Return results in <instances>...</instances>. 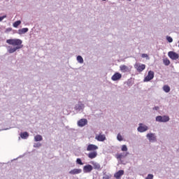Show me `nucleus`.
<instances>
[{
	"label": "nucleus",
	"mask_w": 179,
	"mask_h": 179,
	"mask_svg": "<svg viewBox=\"0 0 179 179\" xmlns=\"http://www.w3.org/2000/svg\"><path fill=\"white\" fill-rule=\"evenodd\" d=\"M77 61L79 64H83V62H84L83 57H82V56H80V55L78 56Z\"/></svg>",
	"instance_id": "24"
},
{
	"label": "nucleus",
	"mask_w": 179,
	"mask_h": 179,
	"mask_svg": "<svg viewBox=\"0 0 179 179\" xmlns=\"http://www.w3.org/2000/svg\"><path fill=\"white\" fill-rule=\"evenodd\" d=\"M76 162L77 164H80V166H83V162H82V159H80V158H77Z\"/></svg>",
	"instance_id": "27"
},
{
	"label": "nucleus",
	"mask_w": 179,
	"mask_h": 179,
	"mask_svg": "<svg viewBox=\"0 0 179 179\" xmlns=\"http://www.w3.org/2000/svg\"><path fill=\"white\" fill-rule=\"evenodd\" d=\"M88 157L90 159H96V157H97V151L90 152L88 154Z\"/></svg>",
	"instance_id": "18"
},
{
	"label": "nucleus",
	"mask_w": 179,
	"mask_h": 179,
	"mask_svg": "<svg viewBox=\"0 0 179 179\" xmlns=\"http://www.w3.org/2000/svg\"><path fill=\"white\" fill-rule=\"evenodd\" d=\"M127 86H129V87L132 86V84H131V82H129V80L127 81Z\"/></svg>",
	"instance_id": "36"
},
{
	"label": "nucleus",
	"mask_w": 179,
	"mask_h": 179,
	"mask_svg": "<svg viewBox=\"0 0 179 179\" xmlns=\"http://www.w3.org/2000/svg\"><path fill=\"white\" fill-rule=\"evenodd\" d=\"M90 164H92L94 170H98L99 171H100V170H101V166L100 165V164H99L94 161H92L90 162Z\"/></svg>",
	"instance_id": "13"
},
{
	"label": "nucleus",
	"mask_w": 179,
	"mask_h": 179,
	"mask_svg": "<svg viewBox=\"0 0 179 179\" xmlns=\"http://www.w3.org/2000/svg\"><path fill=\"white\" fill-rule=\"evenodd\" d=\"M21 23H22V21L17 20L13 23V27H18L20 24H21Z\"/></svg>",
	"instance_id": "25"
},
{
	"label": "nucleus",
	"mask_w": 179,
	"mask_h": 179,
	"mask_svg": "<svg viewBox=\"0 0 179 179\" xmlns=\"http://www.w3.org/2000/svg\"><path fill=\"white\" fill-rule=\"evenodd\" d=\"M120 71H122V72H128V66H125V65H122L120 66Z\"/></svg>",
	"instance_id": "22"
},
{
	"label": "nucleus",
	"mask_w": 179,
	"mask_h": 179,
	"mask_svg": "<svg viewBox=\"0 0 179 179\" xmlns=\"http://www.w3.org/2000/svg\"><path fill=\"white\" fill-rule=\"evenodd\" d=\"M92 171H93V166L90 164L85 165L83 167L84 173H92Z\"/></svg>",
	"instance_id": "12"
},
{
	"label": "nucleus",
	"mask_w": 179,
	"mask_h": 179,
	"mask_svg": "<svg viewBox=\"0 0 179 179\" xmlns=\"http://www.w3.org/2000/svg\"><path fill=\"white\" fill-rule=\"evenodd\" d=\"M6 43L10 45H13V48L11 47L8 50L9 54H13V52H16V51H19V50H22V48H23V41H22V39H8Z\"/></svg>",
	"instance_id": "1"
},
{
	"label": "nucleus",
	"mask_w": 179,
	"mask_h": 179,
	"mask_svg": "<svg viewBox=\"0 0 179 179\" xmlns=\"http://www.w3.org/2000/svg\"><path fill=\"white\" fill-rule=\"evenodd\" d=\"M74 110L77 113H83V110H85V103H82V101H78V103L76 104Z\"/></svg>",
	"instance_id": "2"
},
{
	"label": "nucleus",
	"mask_w": 179,
	"mask_h": 179,
	"mask_svg": "<svg viewBox=\"0 0 179 179\" xmlns=\"http://www.w3.org/2000/svg\"><path fill=\"white\" fill-rule=\"evenodd\" d=\"M154 177L153 174H148L145 179H153Z\"/></svg>",
	"instance_id": "32"
},
{
	"label": "nucleus",
	"mask_w": 179,
	"mask_h": 179,
	"mask_svg": "<svg viewBox=\"0 0 179 179\" xmlns=\"http://www.w3.org/2000/svg\"><path fill=\"white\" fill-rule=\"evenodd\" d=\"M163 90L164 92H165V93H169V92H170V87H169V85H164L163 87Z\"/></svg>",
	"instance_id": "26"
},
{
	"label": "nucleus",
	"mask_w": 179,
	"mask_h": 179,
	"mask_svg": "<svg viewBox=\"0 0 179 179\" xmlns=\"http://www.w3.org/2000/svg\"><path fill=\"white\" fill-rule=\"evenodd\" d=\"M82 173V169H74L69 171V174L75 175V174H80Z\"/></svg>",
	"instance_id": "16"
},
{
	"label": "nucleus",
	"mask_w": 179,
	"mask_h": 179,
	"mask_svg": "<svg viewBox=\"0 0 179 179\" xmlns=\"http://www.w3.org/2000/svg\"><path fill=\"white\" fill-rule=\"evenodd\" d=\"M159 106H155L152 108V110H155L156 111H157L159 110Z\"/></svg>",
	"instance_id": "37"
},
{
	"label": "nucleus",
	"mask_w": 179,
	"mask_h": 179,
	"mask_svg": "<svg viewBox=\"0 0 179 179\" xmlns=\"http://www.w3.org/2000/svg\"><path fill=\"white\" fill-rule=\"evenodd\" d=\"M155 78V72L150 71L148 73L147 76L144 78L143 82H150L152 79Z\"/></svg>",
	"instance_id": "9"
},
{
	"label": "nucleus",
	"mask_w": 179,
	"mask_h": 179,
	"mask_svg": "<svg viewBox=\"0 0 179 179\" xmlns=\"http://www.w3.org/2000/svg\"><path fill=\"white\" fill-rule=\"evenodd\" d=\"M134 68L138 72H143V71H145L146 65L141 63H136L134 65Z\"/></svg>",
	"instance_id": "7"
},
{
	"label": "nucleus",
	"mask_w": 179,
	"mask_h": 179,
	"mask_svg": "<svg viewBox=\"0 0 179 179\" xmlns=\"http://www.w3.org/2000/svg\"><path fill=\"white\" fill-rule=\"evenodd\" d=\"M128 150V148L127 147V145H123L122 147V152H127Z\"/></svg>",
	"instance_id": "30"
},
{
	"label": "nucleus",
	"mask_w": 179,
	"mask_h": 179,
	"mask_svg": "<svg viewBox=\"0 0 179 179\" xmlns=\"http://www.w3.org/2000/svg\"><path fill=\"white\" fill-rule=\"evenodd\" d=\"M102 1H106V0H102Z\"/></svg>",
	"instance_id": "40"
},
{
	"label": "nucleus",
	"mask_w": 179,
	"mask_h": 179,
	"mask_svg": "<svg viewBox=\"0 0 179 179\" xmlns=\"http://www.w3.org/2000/svg\"><path fill=\"white\" fill-rule=\"evenodd\" d=\"M20 136L22 139H27L29 138V133H27V131L21 133Z\"/></svg>",
	"instance_id": "21"
},
{
	"label": "nucleus",
	"mask_w": 179,
	"mask_h": 179,
	"mask_svg": "<svg viewBox=\"0 0 179 179\" xmlns=\"http://www.w3.org/2000/svg\"><path fill=\"white\" fill-rule=\"evenodd\" d=\"M149 130V127H148L146 124L143 123H139L138 127L137 128L138 132H140L141 134H143V132H146V131Z\"/></svg>",
	"instance_id": "4"
},
{
	"label": "nucleus",
	"mask_w": 179,
	"mask_h": 179,
	"mask_svg": "<svg viewBox=\"0 0 179 179\" xmlns=\"http://www.w3.org/2000/svg\"><path fill=\"white\" fill-rule=\"evenodd\" d=\"M129 2H131V0H127Z\"/></svg>",
	"instance_id": "38"
},
{
	"label": "nucleus",
	"mask_w": 179,
	"mask_h": 179,
	"mask_svg": "<svg viewBox=\"0 0 179 179\" xmlns=\"http://www.w3.org/2000/svg\"><path fill=\"white\" fill-rule=\"evenodd\" d=\"M166 40L169 41V43H173V38L171 36H166Z\"/></svg>",
	"instance_id": "33"
},
{
	"label": "nucleus",
	"mask_w": 179,
	"mask_h": 179,
	"mask_svg": "<svg viewBox=\"0 0 179 179\" xmlns=\"http://www.w3.org/2000/svg\"><path fill=\"white\" fill-rule=\"evenodd\" d=\"M97 149H99V147L96 145L94 144H90L88 145L87 148V150L88 152H90L92 150H97Z\"/></svg>",
	"instance_id": "14"
},
{
	"label": "nucleus",
	"mask_w": 179,
	"mask_h": 179,
	"mask_svg": "<svg viewBox=\"0 0 179 179\" xmlns=\"http://www.w3.org/2000/svg\"><path fill=\"white\" fill-rule=\"evenodd\" d=\"M8 129H5V130H7Z\"/></svg>",
	"instance_id": "39"
},
{
	"label": "nucleus",
	"mask_w": 179,
	"mask_h": 179,
	"mask_svg": "<svg viewBox=\"0 0 179 179\" xmlns=\"http://www.w3.org/2000/svg\"><path fill=\"white\" fill-rule=\"evenodd\" d=\"M11 30H12V28L8 27V28H7V29H6L5 33H9V32H10Z\"/></svg>",
	"instance_id": "34"
},
{
	"label": "nucleus",
	"mask_w": 179,
	"mask_h": 179,
	"mask_svg": "<svg viewBox=\"0 0 179 179\" xmlns=\"http://www.w3.org/2000/svg\"><path fill=\"white\" fill-rule=\"evenodd\" d=\"M117 141H119V142H121L123 141L122 136H121V134H117Z\"/></svg>",
	"instance_id": "29"
},
{
	"label": "nucleus",
	"mask_w": 179,
	"mask_h": 179,
	"mask_svg": "<svg viewBox=\"0 0 179 179\" xmlns=\"http://www.w3.org/2000/svg\"><path fill=\"white\" fill-rule=\"evenodd\" d=\"M163 62L166 66H169V65H170V60L167 58L164 59Z\"/></svg>",
	"instance_id": "23"
},
{
	"label": "nucleus",
	"mask_w": 179,
	"mask_h": 179,
	"mask_svg": "<svg viewBox=\"0 0 179 179\" xmlns=\"http://www.w3.org/2000/svg\"><path fill=\"white\" fill-rule=\"evenodd\" d=\"M43 141V136L40 134H37L34 136V141L35 142H41Z\"/></svg>",
	"instance_id": "20"
},
{
	"label": "nucleus",
	"mask_w": 179,
	"mask_h": 179,
	"mask_svg": "<svg viewBox=\"0 0 179 179\" xmlns=\"http://www.w3.org/2000/svg\"><path fill=\"white\" fill-rule=\"evenodd\" d=\"M5 18H6V15L0 17V22H2V20H3Z\"/></svg>",
	"instance_id": "35"
},
{
	"label": "nucleus",
	"mask_w": 179,
	"mask_h": 179,
	"mask_svg": "<svg viewBox=\"0 0 179 179\" xmlns=\"http://www.w3.org/2000/svg\"><path fill=\"white\" fill-rule=\"evenodd\" d=\"M142 58H146L147 60L150 59V57H149V55H148V54L145 53H143L141 55Z\"/></svg>",
	"instance_id": "28"
},
{
	"label": "nucleus",
	"mask_w": 179,
	"mask_h": 179,
	"mask_svg": "<svg viewBox=\"0 0 179 179\" xmlns=\"http://www.w3.org/2000/svg\"><path fill=\"white\" fill-rule=\"evenodd\" d=\"M29 31V28H22L18 30V34L22 35L27 33Z\"/></svg>",
	"instance_id": "19"
},
{
	"label": "nucleus",
	"mask_w": 179,
	"mask_h": 179,
	"mask_svg": "<svg viewBox=\"0 0 179 179\" xmlns=\"http://www.w3.org/2000/svg\"><path fill=\"white\" fill-rule=\"evenodd\" d=\"M128 155H129V152H123V153L118 154L117 155V159H119L120 160H121V159H124V157H127Z\"/></svg>",
	"instance_id": "17"
},
{
	"label": "nucleus",
	"mask_w": 179,
	"mask_h": 179,
	"mask_svg": "<svg viewBox=\"0 0 179 179\" xmlns=\"http://www.w3.org/2000/svg\"><path fill=\"white\" fill-rule=\"evenodd\" d=\"M122 176H124V171L120 170L118 172L115 173L114 177L116 179H120Z\"/></svg>",
	"instance_id": "15"
},
{
	"label": "nucleus",
	"mask_w": 179,
	"mask_h": 179,
	"mask_svg": "<svg viewBox=\"0 0 179 179\" xmlns=\"http://www.w3.org/2000/svg\"><path fill=\"white\" fill-rule=\"evenodd\" d=\"M95 139L98 142H104L107 138H106V135L103 134V132L101 131L99 134H95Z\"/></svg>",
	"instance_id": "6"
},
{
	"label": "nucleus",
	"mask_w": 179,
	"mask_h": 179,
	"mask_svg": "<svg viewBox=\"0 0 179 179\" xmlns=\"http://www.w3.org/2000/svg\"><path fill=\"white\" fill-rule=\"evenodd\" d=\"M168 57L173 61H177L179 58V55L176 52L170 51L168 52Z\"/></svg>",
	"instance_id": "8"
},
{
	"label": "nucleus",
	"mask_w": 179,
	"mask_h": 179,
	"mask_svg": "<svg viewBox=\"0 0 179 179\" xmlns=\"http://www.w3.org/2000/svg\"><path fill=\"white\" fill-rule=\"evenodd\" d=\"M146 138L149 142H156L157 141V136L155 133H148L146 134Z\"/></svg>",
	"instance_id": "5"
},
{
	"label": "nucleus",
	"mask_w": 179,
	"mask_h": 179,
	"mask_svg": "<svg viewBox=\"0 0 179 179\" xmlns=\"http://www.w3.org/2000/svg\"><path fill=\"white\" fill-rule=\"evenodd\" d=\"M122 78V75L120 73H115L114 75L111 77V80L113 82H117V80H120Z\"/></svg>",
	"instance_id": "11"
},
{
	"label": "nucleus",
	"mask_w": 179,
	"mask_h": 179,
	"mask_svg": "<svg viewBox=\"0 0 179 179\" xmlns=\"http://www.w3.org/2000/svg\"><path fill=\"white\" fill-rule=\"evenodd\" d=\"M77 125L78 127H80L81 128L85 127V125H87V119H80L78 121Z\"/></svg>",
	"instance_id": "10"
},
{
	"label": "nucleus",
	"mask_w": 179,
	"mask_h": 179,
	"mask_svg": "<svg viewBox=\"0 0 179 179\" xmlns=\"http://www.w3.org/2000/svg\"><path fill=\"white\" fill-rule=\"evenodd\" d=\"M157 122H169L170 121V117L169 115H158L155 117Z\"/></svg>",
	"instance_id": "3"
},
{
	"label": "nucleus",
	"mask_w": 179,
	"mask_h": 179,
	"mask_svg": "<svg viewBox=\"0 0 179 179\" xmlns=\"http://www.w3.org/2000/svg\"><path fill=\"white\" fill-rule=\"evenodd\" d=\"M41 146V143H35L34 144V148H40Z\"/></svg>",
	"instance_id": "31"
}]
</instances>
